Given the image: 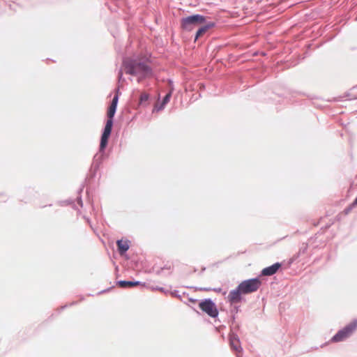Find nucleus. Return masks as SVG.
<instances>
[{
	"label": "nucleus",
	"mask_w": 357,
	"mask_h": 357,
	"mask_svg": "<svg viewBox=\"0 0 357 357\" xmlns=\"http://www.w3.org/2000/svg\"><path fill=\"white\" fill-rule=\"evenodd\" d=\"M123 66L126 73L136 77L138 82L152 76L151 68L141 59H128L123 61Z\"/></svg>",
	"instance_id": "f257e3e1"
},
{
	"label": "nucleus",
	"mask_w": 357,
	"mask_h": 357,
	"mask_svg": "<svg viewBox=\"0 0 357 357\" xmlns=\"http://www.w3.org/2000/svg\"><path fill=\"white\" fill-rule=\"evenodd\" d=\"M116 107L114 106H109L108 111H107V117L108 119L106 122V125L103 131V133L101 137L100 140V151H103L105 148L106 147L108 139L110 136L112 128L113 126V117L115 114Z\"/></svg>",
	"instance_id": "f03ea898"
},
{
	"label": "nucleus",
	"mask_w": 357,
	"mask_h": 357,
	"mask_svg": "<svg viewBox=\"0 0 357 357\" xmlns=\"http://www.w3.org/2000/svg\"><path fill=\"white\" fill-rule=\"evenodd\" d=\"M357 328V320H354L347 324L342 330L339 331L331 339L333 342H342L348 338Z\"/></svg>",
	"instance_id": "7ed1b4c3"
},
{
	"label": "nucleus",
	"mask_w": 357,
	"mask_h": 357,
	"mask_svg": "<svg viewBox=\"0 0 357 357\" xmlns=\"http://www.w3.org/2000/svg\"><path fill=\"white\" fill-rule=\"evenodd\" d=\"M261 284L260 280L257 278L246 280L241 282L239 290L241 291L243 294H248L257 291Z\"/></svg>",
	"instance_id": "20e7f679"
},
{
	"label": "nucleus",
	"mask_w": 357,
	"mask_h": 357,
	"mask_svg": "<svg viewBox=\"0 0 357 357\" xmlns=\"http://www.w3.org/2000/svg\"><path fill=\"white\" fill-rule=\"evenodd\" d=\"M205 17L200 15H195L182 19L181 26L184 29L192 30L195 26L203 24Z\"/></svg>",
	"instance_id": "39448f33"
},
{
	"label": "nucleus",
	"mask_w": 357,
	"mask_h": 357,
	"mask_svg": "<svg viewBox=\"0 0 357 357\" xmlns=\"http://www.w3.org/2000/svg\"><path fill=\"white\" fill-rule=\"evenodd\" d=\"M199 307L211 317L215 318L218 315V310L215 304L210 299H206L200 302Z\"/></svg>",
	"instance_id": "423d86ee"
},
{
	"label": "nucleus",
	"mask_w": 357,
	"mask_h": 357,
	"mask_svg": "<svg viewBox=\"0 0 357 357\" xmlns=\"http://www.w3.org/2000/svg\"><path fill=\"white\" fill-rule=\"evenodd\" d=\"M241 294L243 293L239 290V286L236 289L231 290L228 296L227 300L231 304H235L241 302Z\"/></svg>",
	"instance_id": "0eeeda50"
},
{
	"label": "nucleus",
	"mask_w": 357,
	"mask_h": 357,
	"mask_svg": "<svg viewBox=\"0 0 357 357\" xmlns=\"http://www.w3.org/2000/svg\"><path fill=\"white\" fill-rule=\"evenodd\" d=\"M281 267L280 263H275L271 266L264 268L261 271V274L266 276H270L274 275L278 269Z\"/></svg>",
	"instance_id": "6e6552de"
},
{
	"label": "nucleus",
	"mask_w": 357,
	"mask_h": 357,
	"mask_svg": "<svg viewBox=\"0 0 357 357\" xmlns=\"http://www.w3.org/2000/svg\"><path fill=\"white\" fill-rule=\"evenodd\" d=\"M118 250L120 255H123L129 249V243L128 241L119 240L116 242Z\"/></svg>",
	"instance_id": "1a4fd4ad"
},
{
	"label": "nucleus",
	"mask_w": 357,
	"mask_h": 357,
	"mask_svg": "<svg viewBox=\"0 0 357 357\" xmlns=\"http://www.w3.org/2000/svg\"><path fill=\"white\" fill-rule=\"evenodd\" d=\"M139 282H131L121 280L118 282V284L121 288H130L139 285Z\"/></svg>",
	"instance_id": "9d476101"
},
{
	"label": "nucleus",
	"mask_w": 357,
	"mask_h": 357,
	"mask_svg": "<svg viewBox=\"0 0 357 357\" xmlns=\"http://www.w3.org/2000/svg\"><path fill=\"white\" fill-rule=\"evenodd\" d=\"M212 26H213V23H209V24H208L206 25H204V26H202L197 31L195 39L197 40L198 38L202 36Z\"/></svg>",
	"instance_id": "9b49d317"
},
{
	"label": "nucleus",
	"mask_w": 357,
	"mask_h": 357,
	"mask_svg": "<svg viewBox=\"0 0 357 357\" xmlns=\"http://www.w3.org/2000/svg\"><path fill=\"white\" fill-rule=\"evenodd\" d=\"M230 345L231 347L236 351H239L241 347L239 344V341L235 337L230 338Z\"/></svg>",
	"instance_id": "f8f14e48"
},
{
	"label": "nucleus",
	"mask_w": 357,
	"mask_h": 357,
	"mask_svg": "<svg viewBox=\"0 0 357 357\" xmlns=\"http://www.w3.org/2000/svg\"><path fill=\"white\" fill-rule=\"evenodd\" d=\"M149 98V94L145 91L142 92L140 96H139V104L143 105L144 102L148 101Z\"/></svg>",
	"instance_id": "ddd939ff"
},
{
	"label": "nucleus",
	"mask_w": 357,
	"mask_h": 357,
	"mask_svg": "<svg viewBox=\"0 0 357 357\" xmlns=\"http://www.w3.org/2000/svg\"><path fill=\"white\" fill-rule=\"evenodd\" d=\"M171 96H172L171 93H169L165 96V98H163L162 102L163 104V105H165L167 102H169Z\"/></svg>",
	"instance_id": "4468645a"
},
{
	"label": "nucleus",
	"mask_w": 357,
	"mask_h": 357,
	"mask_svg": "<svg viewBox=\"0 0 357 357\" xmlns=\"http://www.w3.org/2000/svg\"><path fill=\"white\" fill-rule=\"evenodd\" d=\"M117 102H118V96L116 95L113 99H112V103H111V106H114V107H116L117 106Z\"/></svg>",
	"instance_id": "2eb2a0df"
},
{
	"label": "nucleus",
	"mask_w": 357,
	"mask_h": 357,
	"mask_svg": "<svg viewBox=\"0 0 357 357\" xmlns=\"http://www.w3.org/2000/svg\"><path fill=\"white\" fill-rule=\"evenodd\" d=\"M165 105H163V104L162 103L161 105L160 106H158V105H155L153 112H155V111H160L161 109H162L164 108Z\"/></svg>",
	"instance_id": "dca6fc26"
},
{
	"label": "nucleus",
	"mask_w": 357,
	"mask_h": 357,
	"mask_svg": "<svg viewBox=\"0 0 357 357\" xmlns=\"http://www.w3.org/2000/svg\"><path fill=\"white\" fill-rule=\"evenodd\" d=\"M353 204L357 206V196H356V198L355 199V200L354 201Z\"/></svg>",
	"instance_id": "f3484780"
}]
</instances>
